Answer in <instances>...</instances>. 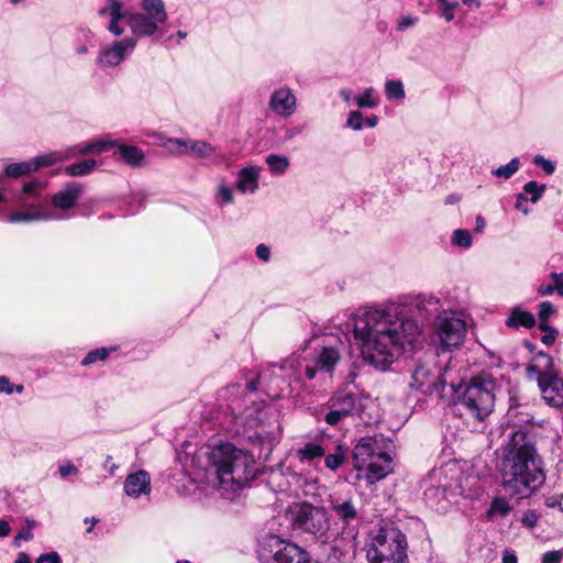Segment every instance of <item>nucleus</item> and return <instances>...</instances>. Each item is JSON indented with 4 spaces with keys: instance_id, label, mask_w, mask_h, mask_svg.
I'll return each instance as SVG.
<instances>
[{
    "instance_id": "de8ad7c7",
    "label": "nucleus",
    "mask_w": 563,
    "mask_h": 563,
    "mask_svg": "<svg viewBox=\"0 0 563 563\" xmlns=\"http://www.w3.org/2000/svg\"><path fill=\"white\" fill-rule=\"evenodd\" d=\"M418 22V18L417 16H413V15H404L401 16L399 20H398V23H397V31L399 32H404L406 31L407 29L416 25Z\"/></svg>"
},
{
    "instance_id": "423d86ee",
    "label": "nucleus",
    "mask_w": 563,
    "mask_h": 563,
    "mask_svg": "<svg viewBox=\"0 0 563 563\" xmlns=\"http://www.w3.org/2000/svg\"><path fill=\"white\" fill-rule=\"evenodd\" d=\"M408 542L406 534L396 527L379 529L367 548L369 563H407Z\"/></svg>"
},
{
    "instance_id": "7c9ffc66",
    "label": "nucleus",
    "mask_w": 563,
    "mask_h": 563,
    "mask_svg": "<svg viewBox=\"0 0 563 563\" xmlns=\"http://www.w3.org/2000/svg\"><path fill=\"white\" fill-rule=\"evenodd\" d=\"M34 172L32 161L10 164L5 168V174L11 177H20Z\"/></svg>"
},
{
    "instance_id": "3c124183",
    "label": "nucleus",
    "mask_w": 563,
    "mask_h": 563,
    "mask_svg": "<svg viewBox=\"0 0 563 563\" xmlns=\"http://www.w3.org/2000/svg\"><path fill=\"white\" fill-rule=\"evenodd\" d=\"M60 562H62V560L57 552L41 554L36 559V563H60Z\"/></svg>"
},
{
    "instance_id": "aec40b11",
    "label": "nucleus",
    "mask_w": 563,
    "mask_h": 563,
    "mask_svg": "<svg viewBox=\"0 0 563 563\" xmlns=\"http://www.w3.org/2000/svg\"><path fill=\"white\" fill-rule=\"evenodd\" d=\"M124 493L132 498L151 493V476L144 470L130 473L123 484Z\"/></svg>"
},
{
    "instance_id": "a211bd4d",
    "label": "nucleus",
    "mask_w": 563,
    "mask_h": 563,
    "mask_svg": "<svg viewBox=\"0 0 563 563\" xmlns=\"http://www.w3.org/2000/svg\"><path fill=\"white\" fill-rule=\"evenodd\" d=\"M166 144L178 155L191 154L196 158L217 156L216 147L202 140L168 139Z\"/></svg>"
},
{
    "instance_id": "13d9d810",
    "label": "nucleus",
    "mask_w": 563,
    "mask_h": 563,
    "mask_svg": "<svg viewBox=\"0 0 563 563\" xmlns=\"http://www.w3.org/2000/svg\"><path fill=\"white\" fill-rule=\"evenodd\" d=\"M527 197L525 196V194H519L517 196V201H516V209L523 212L525 214H527L529 212L528 208L525 206V203L527 202Z\"/></svg>"
},
{
    "instance_id": "052dcab7",
    "label": "nucleus",
    "mask_w": 563,
    "mask_h": 563,
    "mask_svg": "<svg viewBox=\"0 0 563 563\" xmlns=\"http://www.w3.org/2000/svg\"><path fill=\"white\" fill-rule=\"evenodd\" d=\"M73 146L78 156H84V155L89 154L88 142L78 143Z\"/></svg>"
},
{
    "instance_id": "4be33fe9",
    "label": "nucleus",
    "mask_w": 563,
    "mask_h": 563,
    "mask_svg": "<svg viewBox=\"0 0 563 563\" xmlns=\"http://www.w3.org/2000/svg\"><path fill=\"white\" fill-rule=\"evenodd\" d=\"M258 178L260 173L255 167H245L242 168L238 174V183L236 188L239 191L245 192H255L258 188Z\"/></svg>"
},
{
    "instance_id": "7ed1b4c3",
    "label": "nucleus",
    "mask_w": 563,
    "mask_h": 563,
    "mask_svg": "<svg viewBox=\"0 0 563 563\" xmlns=\"http://www.w3.org/2000/svg\"><path fill=\"white\" fill-rule=\"evenodd\" d=\"M141 9V12L129 13L119 0H106V4L98 13L100 16H109L108 30L115 36L124 33V29L119 24L122 19H126L134 38L152 36L167 20L165 4L163 0H142Z\"/></svg>"
},
{
    "instance_id": "e2e57ef3",
    "label": "nucleus",
    "mask_w": 563,
    "mask_h": 563,
    "mask_svg": "<svg viewBox=\"0 0 563 563\" xmlns=\"http://www.w3.org/2000/svg\"><path fill=\"white\" fill-rule=\"evenodd\" d=\"M104 470H107L111 475L118 470V465L112 462L111 455H107L106 461L103 463Z\"/></svg>"
},
{
    "instance_id": "c85d7f7f",
    "label": "nucleus",
    "mask_w": 563,
    "mask_h": 563,
    "mask_svg": "<svg viewBox=\"0 0 563 563\" xmlns=\"http://www.w3.org/2000/svg\"><path fill=\"white\" fill-rule=\"evenodd\" d=\"M325 452V448H323L321 444L309 442L297 451V456L301 462L312 461L317 457L323 456Z\"/></svg>"
},
{
    "instance_id": "a19ab883",
    "label": "nucleus",
    "mask_w": 563,
    "mask_h": 563,
    "mask_svg": "<svg viewBox=\"0 0 563 563\" xmlns=\"http://www.w3.org/2000/svg\"><path fill=\"white\" fill-rule=\"evenodd\" d=\"M457 1H449L441 5L440 15L446 21L451 22L454 20L455 10L459 8Z\"/></svg>"
},
{
    "instance_id": "69168bd1",
    "label": "nucleus",
    "mask_w": 563,
    "mask_h": 563,
    "mask_svg": "<svg viewBox=\"0 0 563 563\" xmlns=\"http://www.w3.org/2000/svg\"><path fill=\"white\" fill-rule=\"evenodd\" d=\"M555 334L556 331L551 329V332L542 338V342L547 345H552L555 341Z\"/></svg>"
},
{
    "instance_id": "bf43d9fd",
    "label": "nucleus",
    "mask_w": 563,
    "mask_h": 563,
    "mask_svg": "<svg viewBox=\"0 0 563 563\" xmlns=\"http://www.w3.org/2000/svg\"><path fill=\"white\" fill-rule=\"evenodd\" d=\"M59 473L63 477H66L68 475H73V474H76L77 473V467L71 464V463H67L65 465H62L59 467Z\"/></svg>"
},
{
    "instance_id": "f704fd0d",
    "label": "nucleus",
    "mask_w": 563,
    "mask_h": 563,
    "mask_svg": "<svg viewBox=\"0 0 563 563\" xmlns=\"http://www.w3.org/2000/svg\"><path fill=\"white\" fill-rule=\"evenodd\" d=\"M472 243H473V239H472L470 231L463 230V229H457L453 232V234H452V244L453 245H456V246H460L463 249H468L472 246Z\"/></svg>"
},
{
    "instance_id": "c9c22d12",
    "label": "nucleus",
    "mask_w": 563,
    "mask_h": 563,
    "mask_svg": "<svg viewBox=\"0 0 563 563\" xmlns=\"http://www.w3.org/2000/svg\"><path fill=\"white\" fill-rule=\"evenodd\" d=\"M60 162V157L57 152H52L47 154L40 155L32 161V165L34 166V172L40 167L52 166L56 163Z\"/></svg>"
},
{
    "instance_id": "6ab92c4d",
    "label": "nucleus",
    "mask_w": 563,
    "mask_h": 563,
    "mask_svg": "<svg viewBox=\"0 0 563 563\" xmlns=\"http://www.w3.org/2000/svg\"><path fill=\"white\" fill-rule=\"evenodd\" d=\"M269 108L279 117H290L297 108L296 96L289 88L276 89L269 98Z\"/></svg>"
},
{
    "instance_id": "0eeeda50",
    "label": "nucleus",
    "mask_w": 563,
    "mask_h": 563,
    "mask_svg": "<svg viewBox=\"0 0 563 563\" xmlns=\"http://www.w3.org/2000/svg\"><path fill=\"white\" fill-rule=\"evenodd\" d=\"M529 378L536 379L543 399L553 407L563 406V379L558 376L553 358L545 353H538L533 363L527 367Z\"/></svg>"
},
{
    "instance_id": "6e6d98bb",
    "label": "nucleus",
    "mask_w": 563,
    "mask_h": 563,
    "mask_svg": "<svg viewBox=\"0 0 563 563\" xmlns=\"http://www.w3.org/2000/svg\"><path fill=\"white\" fill-rule=\"evenodd\" d=\"M58 156L60 157V162L78 157L77 153L75 152L74 146H69L64 151H58Z\"/></svg>"
},
{
    "instance_id": "f8f14e48",
    "label": "nucleus",
    "mask_w": 563,
    "mask_h": 563,
    "mask_svg": "<svg viewBox=\"0 0 563 563\" xmlns=\"http://www.w3.org/2000/svg\"><path fill=\"white\" fill-rule=\"evenodd\" d=\"M223 398L229 404L228 408L234 417L235 423L250 427L257 424L261 420V406L255 402L244 393L241 385H230L223 390Z\"/></svg>"
},
{
    "instance_id": "cd10ccee",
    "label": "nucleus",
    "mask_w": 563,
    "mask_h": 563,
    "mask_svg": "<svg viewBox=\"0 0 563 563\" xmlns=\"http://www.w3.org/2000/svg\"><path fill=\"white\" fill-rule=\"evenodd\" d=\"M97 168V162L92 158L70 164L65 168V173L71 177L85 176L91 174Z\"/></svg>"
},
{
    "instance_id": "ddd939ff",
    "label": "nucleus",
    "mask_w": 563,
    "mask_h": 563,
    "mask_svg": "<svg viewBox=\"0 0 563 563\" xmlns=\"http://www.w3.org/2000/svg\"><path fill=\"white\" fill-rule=\"evenodd\" d=\"M443 369L435 363H420L411 373L409 387L423 395H441L445 387Z\"/></svg>"
},
{
    "instance_id": "c756f323",
    "label": "nucleus",
    "mask_w": 563,
    "mask_h": 563,
    "mask_svg": "<svg viewBox=\"0 0 563 563\" xmlns=\"http://www.w3.org/2000/svg\"><path fill=\"white\" fill-rule=\"evenodd\" d=\"M266 163L271 169V172L275 174H283L289 166V161L286 156L269 154L266 157Z\"/></svg>"
},
{
    "instance_id": "49530a36",
    "label": "nucleus",
    "mask_w": 563,
    "mask_h": 563,
    "mask_svg": "<svg viewBox=\"0 0 563 563\" xmlns=\"http://www.w3.org/2000/svg\"><path fill=\"white\" fill-rule=\"evenodd\" d=\"M533 163L541 167L548 175H552L555 170L554 164L551 161L544 158L542 155H536L533 157Z\"/></svg>"
},
{
    "instance_id": "37998d69",
    "label": "nucleus",
    "mask_w": 563,
    "mask_h": 563,
    "mask_svg": "<svg viewBox=\"0 0 563 563\" xmlns=\"http://www.w3.org/2000/svg\"><path fill=\"white\" fill-rule=\"evenodd\" d=\"M554 312V306L550 301H543L539 306V320H541L542 323H545Z\"/></svg>"
},
{
    "instance_id": "774afa93",
    "label": "nucleus",
    "mask_w": 563,
    "mask_h": 563,
    "mask_svg": "<svg viewBox=\"0 0 563 563\" xmlns=\"http://www.w3.org/2000/svg\"><path fill=\"white\" fill-rule=\"evenodd\" d=\"M14 563H31V561L26 553L21 552L18 554V558Z\"/></svg>"
},
{
    "instance_id": "79ce46f5",
    "label": "nucleus",
    "mask_w": 563,
    "mask_h": 563,
    "mask_svg": "<svg viewBox=\"0 0 563 563\" xmlns=\"http://www.w3.org/2000/svg\"><path fill=\"white\" fill-rule=\"evenodd\" d=\"M109 355V350H107L106 347H101V349H97V350H93V351H90L86 357L82 360V365H88V364H91V363H95L96 361L98 360H106Z\"/></svg>"
},
{
    "instance_id": "f257e3e1",
    "label": "nucleus",
    "mask_w": 563,
    "mask_h": 563,
    "mask_svg": "<svg viewBox=\"0 0 563 563\" xmlns=\"http://www.w3.org/2000/svg\"><path fill=\"white\" fill-rule=\"evenodd\" d=\"M353 335L363 360L386 371L398 357L415 349L422 332L400 306H363L352 316Z\"/></svg>"
},
{
    "instance_id": "a18cd8bd",
    "label": "nucleus",
    "mask_w": 563,
    "mask_h": 563,
    "mask_svg": "<svg viewBox=\"0 0 563 563\" xmlns=\"http://www.w3.org/2000/svg\"><path fill=\"white\" fill-rule=\"evenodd\" d=\"M346 125L355 131L363 128V115L360 111H351L347 118Z\"/></svg>"
},
{
    "instance_id": "f3484780",
    "label": "nucleus",
    "mask_w": 563,
    "mask_h": 563,
    "mask_svg": "<svg viewBox=\"0 0 563 563\" xmlns=\"http://www.w3.org/2000/svg\"><path fill=\"white\" fill-rule=\"evenodd\" d=\"M268 545L274 551V559L277 563H308L310 560L305 549L278 536H271Z\"/></svg>"
},
{
    "instance_id": "a878e982",
    "label": "nucleus",
    "mask_w": 563,
    "mask_h": 563,
    "mask_svg": "<svg viewBox=\"0 0 563 563\" xmlns=\"http://www.w3.org/2000/svg\"><path fill=\"white\" fill-rule=\"evenodd\" d=\"M115 148L114 153H119L129 165L137 166L144 159L143 151L136 146L117 143Z\"/></svg>"
},
{
    "instance_id": "9b49d317",
    "label": "nucleus",
    "mask_w": 563,
    "mask_h": 563,
    "mask_svg": "<svg viewBox=\"0 0 563 563\" xmlns=\"http://www.w3.org/2000/svg\"><path fill=\"white\" fill-rule=\"evenodd\" d=\"M494 401L492 384H484L478 379H473L465 388L460 399V405L464 407L467 415L482 421L493 411Z\"/></svg>"
},
{
    "instance_id": "bb28decb",
    "label": "nucleus",
    "mask_w": 563,
    "mask_h": 563,
    "mask_svg": "<svg viewBox=\"0 0 563 563\" xmlns=\"http://www.w3.org/2000/svg\"><path fill=\"white\" fill-rule=\"evenodd\" d=\"M512 506L506 500L505 497L496 496L492 500L490 507L486 515L489 520L495 518H505L512 511Z\"/></svg>"
},
{
    "instance_id": "4468645a",
    "label": "nucleus",
    "mask_w": 563,
    "mask_h": 563,
    "mask_svg": "<svg viewBox=\"0 0 563 563\" xmlns=\"http://www.w3.org/2000/svg\"><path fill=\"white\" fill-rule=\"evenodd\" d=\"M361 397L352 391H338L330 399V411L324 420L330 426H336L344 418L358 413L361 410Z\"/></svg>"
},
{
    "instance_id": "ea45409f",
    "label": "nucleus",
    "mask_w": 563,
    "mask_h": 563,
    "mask_svg": "<svg viewBox=\"0 0 563 563\" xmlns=\"http://www.w3.org/2000/svg\"><path fill=\"white\" fill-rule=\"evenodd\" d=\"M439 300L434 296H418L417 307L419 310L437 311Z\"/></svg>"
},
{
    "instance_id": "473e14b6",
    "label": "nucleus",
    "mask_w": 563,
    "mask_h": 563,
    "mask_svg": "<svg viewBox=\"0 0 563 563\" xmlns=\"http://www.w3.org/2000/svg\"><path fill=\"white\" fill-rule=\"evenodd\" d=\"M519 169V159L517 157L512 158L508 164L501 165L498 168L494 169L492 173L496 177L508 179L514 174H516Z\"/></svg>"
},
{
    "instance_id": "4d7b16f0",
    "label": "nucleus",
    "mask_w": 563,
    "mask_h": 563,
    "mask_svg": "<svg viewBox=\"0 0 563 563\" xmlns=\"http://www.w3.org/2000/svg\"><path fill=\"white\" fill-rule=\"evenodd\" d=\"M13 387L10 383L9 378L5 376H0V393H5L8 395L12 394Z\"/></svg>"
},
{
    "instance_id": "39448f33",
    "label": "nucleus",
    "mask_w": 563,
    "mask_h": 563,
    "mask_svg": "<svg viewBox=\"0 0 563 563\" xmlns=\"http://www.w3.org/2000/svg\"><path fill=\"white\" fill-rule=\"evenodd\" d=\"M394 445L383 435L363 437L353 450L357 478L373 485L394 472Z\"/></svg>"
},
{
    "instance_id": "58836bf2",
    "label": "nucleus",
    "mask_w": 563,
    "mask_h": 563,
    "mask_svg": "<svg viewBox=\"0 0 563 563\" xmlns=\"http://www.w3.org/2000/svg\"><path fill=\"white\" fill-rule=\"evenodd\" d=\"M526 195H531V202L536 203L545 190V185H538L536 181H528L523 186Z\"/></svg>"
},
{
    "instance_id": "20e7f679",
    "label": "nucleus",
    "mask_w": 563,
    "mask_h": 563,
    "mask_svg": "<svg viewBox=\"0 0 563 563\" xmlns=\"http://www.w3.org/2000/svg\"><path fill=\"white\" fill-rule=\"evenodd\" d=\"M210 468L224 492H236L254 477V459L230 443H221L209 452Z\"/></svg>"
},
{
    "instance_id": "412c9836",
    "label": "nucleus",
    "mask_w": 563,
    "mask_h": 563,
    "mask_svg": "<svg viewBox=\"0 0 563 563\" xmlns=\"http://www.w3.org/2000/svg\"><path fill=\"white\" fill-rule=\"evenodd\" d=\"M80 195L81 187L78 184H70L53 196L52 203L55 208L68 210L75 206Z\"/></svg>"
},
{
    "instance_id": "09e8293b",
    "label": "nucleus",
    "mask_w": 563,
    "mask_h": 563,
    "mask_svg": "<svg viewBox=\"0 0 563 563\" xmlns=\"http://www.w3.org/2000/svg\"><path fill=\"white\" fill-rule=\"evenodd\" d=\"M563 560V551H549L542 556L541 563H561Z\"/></svg>"
},
{
    "instance_id": "c03bdc74",
    "label": "nucleus",
    "mask_w": 563,
    "mask_h": 563,
    "mask_svg": "<svg viewBox=\"0 0 563 563\" xmlns=\"http://www.w3.org/2000/svg\"><path fill=\"white\" fill-rule=\"evenodd\" d=\"M218 199H219L220 203H232L233 202L232 189L225 184H220L219 188H218Z\"/></svg>"
},
{
    "instance_id": "1a4fd4ad",
    "label": "nucleus",
    "mask_w": 563,
    "mask_h": 563,
    "mask_svg": "<svg viewBox=\"0 0 563 563\" xmlns=\"http://www.w3.org/2000/svg\"><path fill=\"white\" fill-rule=\"evenodd\" d=\"M43 186L37 181L26 183L23 188L19 201L26 208H32V211H23L11 213L8 217L10 223L32 222L52 219H62L59 216L46 212L44 210L45 199L42 197Z\"/></svg>"
},
{
    "instance_id": "338daca9",
    "label": "nucleus",
    "mask_w": 563,
    "mask_h": 563,
    "mask_svg": "<svg viewBox=\"0 0 563 563\" xmlns=\"http://www.w3.org/2000/svg\"><path fill=\"white\" fill-rule=\"evenodd\" d=\"M462 3L470 9H479L482 7L481 0H462Z\"/></svg>"
},
{
    "instance_id": "72a5a7b5",
    "label": "nucleus",
    "mask_w": 563,
    "mask_h": 563,
    "mask_svg": "<svg viewBox=\"0 0 563 563\" xmlns=\"http://www.w3.org/2000/svg\"><path fill=\"white\" fill-rule=\"evenodd\" d=\"M345 461V452L341 445L335 453L328 454L324 460L325 466L331 471H336Z\"/></svg>"
},
{
    "instance_id": "680f3d73",
    "label": "nucleus",
    "mask_w": 563,
    "mask_h": 563,
    "mask_svg": "<svg viewBox=\"0 0 563 563\" xmlns=\"http://www.w3.org/2000/svg\"><path fill=\"white\" fill-rule=\"evenodd\" d=\"M503 563H518V559L515 552L505 550L503 553Z\"/></svg>"
},
{
    "instance_id": "5701e85b",
    "label": "nucleus",
    "mask_w": 563,
    "mask_h": 563,
    "mask_svg": "<svg viewBox=\"0 0 563 563\" xmlns=\"http://www.w3.org/2000/svg\"><path fill=\"white\" fill-rule=\"evenodd\" d=\"M534 323V316L519 307L514 308L506 320V325L514 329H518L520 327L531 329Z\"/></svg>"
},
{
    "instance_id": "dca6fc26",
    "label": "nucleus",
    "mask_w": 563,
    "mask_h": 563,
    "mask_svg": "<svg viewBox=\"0 0 563 563\" xmlns=\"http://www.w3.org/2000/svg\"><path fill=\"white\" fill-rule=\"evenodd\" d=\"M466 328L463 320L455 316L440 317L437 324V334L444 349L457 347L462 344Z\"/></svg>"
},
{
    "instance_id": "4c0bfd02",
    "label": "nucleus",
    "mask_w": 563,
    "mask_h": 563,
    "mask_svg": "<svg viewBox=\"0 0 563 563\" xmlns=\"http://www.w3.org/2000/svg\"><path fill=\"white\" fill-rule=\"evenodd\" d=\"M373 93H374L373 87L366 88L364 90V92L355 99L357 107L358 108H368V109L375 108L377 102L374 100Z\"/></svg>"
},
{
    "instance_id": "5fc2aeb1",
    "label": "nucleus",
    "mask_w": 563,
    "mask_h": 563,
    "mask_svg": "<svg viewBox=\"0 0 563 563\" xmlns=\"http://www.w3.org/2000/svg\"><path fill=\"white\" fill-rule=\"evenodd\" d=\"M256 256L264 261V262H267L271 257V250L268 246H266L265 244H260L257 247H256Z\"/></svg>"
},
{
    "instance_id": "e433bc0d",
    "label": "nucleus",
    "mask_w": 563,
    "mask_h": 563,
    "mask_svg": "<svg viewBox=\"0 0 563 563\" xmlns=\"http://www.w3.org/2000/svg\"><path fill=\"white\" fill-rule=\"evenodd\" d=\"M117 142L111 140H97L88 142L89 153L100 154L115 148Z\"/></svg>"
},
{
    "instance_id": "6e6552de",
    "label": "nucleus",
    "mask_w": 563,
    "mask_h": 563,
    "mask_svg": "<svg viewBox=\"0 0 563 563\" xmlns=\"http://www.w3.org/2000/svg\"><path fill=\"white\" fill-rule=\"evenodd\" d=\"M286 518L292 530L322 538L330 529V521L324 508L308 503H296L288 507Z\"/></svg>"
},
{
    "instance_id": "864d4df0",
    "label": "nucleus",
    "mask_w": 563,
    "mask_h": 563,
    "mask_svg": "<svg viewBox=\"0 0 563 563\" xmlns=\"http://www.w3.org/2000/svg\"><path fill=\"white\" fill-rule=\"evenodd\" d=\"M285 366H288L290 368H295L296 369V378H298V379L301 378L300 368L302 367V364L299 361V357L294 356V357L287 360L286 363H285Z\"/></svg>"
},
{
    "instance_id": "b1692460",
    "label": "nucleus",
    "mask_w": 563,
    "mask_h": 563,
    "mask_svg": "<svg viewBox=\"0 0 563 563\" xmlns=\"http://www.w3.org/2000/svg\"><path fill=\"white\" fill-rule=\"evenodd\" d=\"M549 278L550 283L540 284L537 292L540 296H551L556 292L560 297H563V273L553 272Z\"/></svg>"
},
{
    "instance_id": "0e129e2a",
    "label": "nucleus",
    "mask_w": 563,
    "mask_h": 563,
    "mask_svg": "<svg viewBox=\"0 0 563 563\" xmlns=\"http://www.w3.org/2000/svg\"><path fill=\"white\" fill-rule=\"evenodd\" d=\"M11 531L10 525L5 520H0V539L9 536Z\"/></svg>"
},
{
    "instance_id": "393cba45",
    "label": "nucleus",
    "mask_w": 563,
    "mask_h": 563,
    "mask_svg": "<svg viewBox=\"0 0 563 563\" xmlns=\"http://www.w3.org/2000/svg\"><path fill=\"white\" fill-rule=\"evenodd\" d=\"M331 508L336 517L343 521L349 522L357 518V510L351 499L344 501L331 500Z\"/></svg>"
},
{
    "instance_id": "9d476101",
    "label": "nucleus",
    "mask_w": 563,
    "mask_h": 563,
    "mask_svg": "<svg viewBox=\"0 0 563 563\" xmlns=\"http://www.w3.org/2000/svg\"><path fill=\"white\" fill-rule=\"evenodd\" d=\"M345 351L344 342L338 336H329L323 340L322 344L314 349L312 363L303 365L305 377L309 380L313 379L317 372L332 374L335 366L340 363L342 354Z\"/></svg>"
},
{
    "instance_id": "f03ea898",
    "label": "nucleus",
    "mask_w": 563,
    "mask_h": 563,
    "mask_svg": "<svg viewBox=\"0 0 563 563\" xmlns=\"http://www.w3.org/2000/svg\"><path fill=\"white\" fill-rule=\"evenodd\" d=\"M500 465L501 486L510 497L527 498L545 479L534 445L522 430L511 431Z\"/></svg>"
},
{
    "instance_id": "2f4dec72",
    "label": "nucleus",
    "mask_w": 563,
    "mask_h": 563,
    "mask_svg": "<svg viewBox=\"0 0 563 563\" xmlns=\"http://www.w3.org/2000/svg\"><path fill=\"white\" fill-rule=\"evenodd\" d=\"M385 91L388 99L401 100L405 98L404 85L400 80H388L385 84Z\"/></svg>"
},
{
    "instance_id": "603ef678",
    "label": "nucleus",
    "mask_w": 563,
    "mask_h": 563,
    "mask_svg": "<svg viewBox=\"0 0 563 563\" xmlns=\"http://www.w3.org/2000/svg\"><path fill=\"white\" fill-rule=\"evenodd\" d=\"M521 521L526 527L533 528L538 523V516L534 511H527L523 514Z\"/></svg>"
},
{
    "instance_id": "8fccbe9b",
    "label": "nucleus",
    "mask_w": 563,
    "mask_h": 563,
    "mask_svg": "<svg viewBox=\"0 0 563 563\" xmlns=\"http://www.w3.org/2000/svg\"><path fill=\"white\" fill-rule=\"evenodd\" d=\"M29 527L27 529H23L21 532L18 533V536L14 538V544L16 547L20 545V540H25V541H29L33 538V533H32V528L34 526V522L32 521H29Z\"/></svg>"
},
{
    "instance_id": "2eb2a0df",
    "label": "nucleus",
    "mask_w": 563,
    "mask_h": 563,
    "mask_svg": "<svg viewBox=\"0 0 563 563\" xmlns=\"http://www.w3.org/2000/svg\"><path fill=\"white\" fill-rule=\"evenodd\" d=\"M136 44V38L125 37L103 45L99 51L96 63L102 69L117 67L133 53Z\"/></svg>"
}]
</instances>
